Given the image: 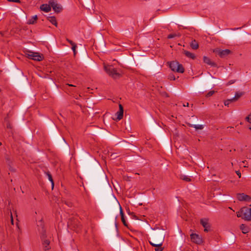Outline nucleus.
Here are the masks:
<instances>
[{"label": "nucleus", "mask_w": 251, "mask_h": 251, "mask_svg": "<svg viewBox=\"0 0 251 251\" xmlns=\"http://www.w3.org/2000/svg\"><path fill=\"white\" fill-rule=\"evenodd\" d=\"M183 106H189V103L188 102H186V103H184L183 104Z\"/></svg>", "instance_id": "obj_40"}, {"label": "nucleus", "mask_w": 251, "mask_h": 251, "mask_svg": "<svg viewBox=\"0 0 251 251\" xmlns=\"http://www.w3.org/2000/svg\"><path fill=\"white\" fill-rule=\"evenodd\" d=\"M122 221L123 223V224L126 226H127V224L126 222L125 219L124 218V216L121 217Z\"/></svg>", "instance_id": "obj_29"}, {"label": "nucleus", "mask_w": 251, "mask_h": 251, "mask_svg": "<svg viewBox=\"0 0 251 251\" xmlns=\"http://www.w3.org/2000/svg\"><path fill=\"white\" fill-rule=\"evenodd\" d=\"M190 46L193 49L197 50L199 48V44L195 40H194L191 43Z\"/></svg>", "instance_id": "obj_20"}, {"label": "nucleus", "mask_w": 251, "mask_h": 251, "mask_svg": "<svg viewBox=\"0 0 251 251\" xmlns=\"http://www.w3.org/2000/svg\"><path fill=\"white\" fill-rule=\"evenodd\" d=\"M242 212V208H241L240 210V211H238L236 213L237 217L241 218L242 219H243V213Z\"/></svg>", "instance_id": "obj_27"}, {"label": "nucleus", "mask_w": 251, "mask_h": 251, "mask_svg": "<svg viewBox=\"0 0 251 251\" xmlns=\"http://www.w3.org/2000/svg\"><path fill=\"white\" fill-rule=\"evenodd\" d=\"M170 67L174 72L183 73L184 69L182 65L177 61H173L170 63Z\"/></svg>", "instance_id": "obj_3"}, {"label": "nucleus", "mask_w": 251, "mask_h": 251, "mask_svg": "<svg viewBox=\"0 0 251 251\" xmlns=\"http://www.w3.org/2000/svg\"><path fill=\"white\" fill-rule=\"evenodd\" d=\"M37 226L38 227V230L42 234H44L45 230H44V224L42 218H39L36 220Z\"/></svg>", "instance_id": "obj_10"}, {"label": "nucleus", "mask_w": 251, "mask_h": 251, "mask_svg": "<svg viewBox=\"0 0 251 251\" xmlns=\"http://www.w3.org/2000/svg\"><path fill=\"white\" fill-rule=\"evenodd\" d=\"M234 101L233 100L231 99H228V100H226L225 102H224V104L226 106H228L229 104L232 102H233Z\"/></svg>", "instance_id": "obj_26"}, {"label": "nucleus", "mask_w": 251, "mask_h": 251, "mask_svg": "<svg viewBox=\"0 0 251 251\" xmlns=\"http://www.w3.org/2000/svg\"><path fill=\"white\" fill-rule=\"evenodd\" d=\"M6 127L9 129H11L12 128V126L9 121H7Z\"/></svg>", "instance_id": "obj_31"}, {"label": "nucleus", "mask_w": 251, "mask_h": 251, "mask_svg": "<svg viewBox=\"0 0 251 251\" xmlns=\"http://www.w3.org/2000/svg\"><path fill=\"white\" fill-rule=\"evenodd\" d=\"M120 215L121 217L124 216V213L123 212L122 207L120 206Z\"/></svg>", "instance_id": "obj_37"}, {"label": "nucleus", "mask_w": 251, "mask_h": 251, "mask_svg": "<svg viewBox=\"0 0 251 251\" xmlns=\"http://www.w3.org/2000/svg\"><path fill=\"white\" fill-rule=\"evenodd\" d=\"M215 93V91L212 90V91H209L207 94H206V97H210L211 96H212Z\"/></svg>", "instance_id": "obj_28"}, {"label": "nucleus", "mask_w": 251, "mask_h": 251, "mask_svg": "<svg viewBox=\"0 0 251 251\" xmlns=\"http://www.w3.org/2000/svg\"><path fill=\"white\" fill-rule=\"evenodd\" d=\"M37 19V15L33 16L28 20L27 23L29 25L34 24V23H35Z\"/></svg>", "instance_id": "obj_15"}, {"label": "nucleus", "mask_w": 251, "mask_h": 251, "mask_svg": "<svg viewBox=\"0 0 251 251\" xmlns=\"http://www.w3.org/2000/svg\"><path fill=\"white\" fill-rule=\"evenodd\" d=\"M41 238L43 241V245L44 249L45 251H48L50 249V247H49V245L50 243V241L48 240L45 239V234H42L41 236Z\"/></svg>", "instance_id": "obj_12"}, {"label": "nucleus", "mask_w": 251, "mask_h": 251, "mask_svg": "<svg viewBox=\"0 0 251 251\" xmlns=\"http://www.w3.org/2000/svg\"><path fill=\"white\" fill-rule=\"evenodd\" d=\"M2 145L1 143L0 142V146H1Z\"/></svg>", "instance_id": "obj_44"}, {"label": "nucleus", "mask_w": 251, "mask_h": 251, "mask_svg": "<svg viewBox=\"0 0 251 251\" xmlns=\"http://www.w3.org/2000/svg\"><path fill=\"white\" fill-rule=\"evenodd\" d=\"M67 85L69 86H73V87H75V85H74L73 84H67Z\"/></svg>", "instance_id": "obj_41"}, {"label": "nucleus", "mask_w": 251, "mask_h": 251, "mask_svg": "<svg viewBox=\"0 0 251 251\" xmlns=\"http://www.w3.org/2000/svg\"><path fill=\"white\" fill-rule=\"evenodd\" d=\"M242 212L243 213V219L250 221L251 220V208L244 207L242 208Z\"/></svg>", "instance_id": "obj_5"}, {"label": "nucleus", "mask_w": 251, "mask_h": 251, "mask_svg": "<svg viewBox=\"0 0 251 251\" xmlns=\"http://www.w3.org/2000/svg\"><path fill=\"white\" fill-rule=\"evenodd\" d=\"M104 68L105 72L114 78H118L121 75L112 66L105 65Z\"/></svg>", "instance_id": "obj_2"}, {"label": "nucleus", "mask_w": 251, "mask_h": 251, "mask_svg": "<svg viewBox=\"0 0 251 251\" xmlns=\"http://www.w3.org/2000/svg\"><path fill=\"white\" fill-rule=\"evenodd\" d=\"M26 54L28 58L36 61H41L43 58V55L38 52L28 51Z\"/></svg>", "instance_id": "obj_4"}, {"label": "nucleus", "mask_w": 251, "mask_h": 251, "mask_svg": "<svg viewBox=\"0 0 251 251\" xmlns=\"http://www.w3.org/2000/svg\"><path fill=\"white\" fill-rule=\"evenodd\" d=\"M123 112H122V111H118L116 114V115L117 116V118H116V119L117 120H120L121 119H122L123 118Z\"/></svg>", "instance_id": "obj_23"}, {"label": "nucleus", "mask_w": 251, "mask_h": 251, "mask_svg": "<svg viewBox=\"0 0 251 251\" xmlns=\"http://www.w3.org/2000/svg\"><path fill=\"white\" fill-rule=\"evenodd\" d=\"M201 224L204 228V231H208L210 230V225L207 219H202L201 220Z\"/></svg>", "instance_id": "obj_11"}, {"label": "nucleus", "mask_w": 251, "mask_h": 251, "mask_svg": "<svg viewBox=\"0 0 251 251\" xmlns=\"http://www.w3.org/2000/svg\"><path fill=\"white\" fill-rule=\"evenodd\" d=\"M11 221L12 225H13V219L12 214H11Z\"/></svg>", "instance_id": "obj_39"}, {"label": "nucleus", "mask_w": 251, "mask_h": 251, "mask_svg": "<svg viewBox=\"0 0 251 251\" xmlns=\"http://www.w3.org/2000/svg\"><path fill=\"white\" fill-rule=\"evenodd\" d=\"M49 3L52 7L53 10L57 13H59L61 11L62 8L61 6L58 4L56 1L53 0H51L49 1Z\"/></svg>", "instance_id": "obj_7"}, {"label": "nucleus", "mask_w": 251, "mask_h": 251, "mask_svg": "<svg viewBox=\"0 0 251 251\" xmlns=\"http://www.w3.org/2000/svg\"><path fill=\"white\" fill-rule=\"evenodd\" d=\"M76 44H75L74 45L72 46V49L73 50L75 54V49H76Z\"/></svg>", "instance_id": "obj_33"}, {"label": "nucleus", "mask_w": 251, "mask_h": 251, "mask_svg": "<svg viewBox=\"0 0 251 251\" xmlns=\"http://www.w3.org/2000/svg\"><path fill=\"white\" fill-rule=\"evenodd\" d=\"M40 9L45 12H49L51 10V6L50 3L49 4H43L40 6Z\"/></svg>", "instance_id": "obj_14"}, {"label": "nucleus", "mask_w": 251, "mask_h": 251, "mask_svg": "<svg viewBox=\"0 0 251 251\" xmlns=\"http://www.w3.org/2000/svg\"><path fill=\"white\" fill-rule=\"evenodd\" d=\"M46 174L48 176L49 180L51 183V188H52V189H53V187H54V182H53L52 176L49 172H47V173H46Z\"/></svg>", "instance_id": "obj_18"}, {"label": "nucleus", "mask_w": 251, "mask_h": 251, "mask_svg": "<svg viewBox=\"0 0 251 251\" xmlns=\"http://www.w3.org/2000/svg\"><path fill=\"white\" fill-rule=\"evenodd\" d=\"M67 41L72 46H73L75 44L74 42H73L72 41H71L70 40L68 39Z\"/></svg>", "instance_id": "obj_35"}, {"label": "nucleus", "mask_w": 251, "mask_h": 251, "mask_svg": "<svg viewBox=\"0 0 251 251\" xmlns=\"http://www.w3.org/2000/svg\"><path fill=\"white\" fill-rule=\"evenodd\" d=\"M165 234L161 232L156 233L152 240H149V243L153 247H155V251H162L163 248L161 247L164 242Z\"/></svg>", "instance_id": "obj_1"}, {"label": "nucleus", "mask_w": 251, "mask_h": 251, "mask_svg": "<svg viewBox=\"0 0 251 251\" xmlns=\"http://www.w3.org/2000/svg\"><path fill=\"white\" fill-rule=\"evenodd\" d=\"M180 34L179 33H173L170 34L168 36V39H172L176 37H179L180 36Z\"/></svg>", "instance_id": "obj_24"}, {"label": "nucleus", "mask_w": 251, "mask_h": 251, "mask_svg": "<svg viewBox=\"0 0 251 251\" xmlns=\"http://www.w3.org/2000/svg\"><path fill=\"white\" fill-rule=\"evenodd\" d=\"M180 178L185 181H187V182H189V181H191V178L188 176H185V175H181L180 176Z\"/></svg>", "instance_id": "obj_25"}, {"label": "nucleus", "mask_w": 251, "mask_h": 251, "mask_svg": "<svg viewBox=\"0 0 251 251\" xmlns=\"http://www.w3.org/2000/svg\"><path fill=\"white\" fill-rule=\"evenodd\" d=\"M249 129H250V130H251V126H249Z\"/></svg>", "instance_id": "obj_42"}, {"label": "nucleus", "mask_w": 251, "mask_h": 251, "mask_svg": "<svg viewBox=\"0 0 251 251\" xmlns=\"http://www.w3.org/2000/svg\"><path fill=\"white\" fill-rule=\"evenodd\" d=\"M240 229L244 234L248 233L249 230V228L244 224L240 226Z\"/></svg>", "instance_id": "obj_17"}, {"label": "nucleus", "mask_w": 251, "mask_h": 251, "mask_svg": "<svg viewBox=\"0 0 251 251\" xmlns=\"http://www.w3.org/2000/svg\"><path fill=\"white\" fill-rule=\"evenodd\" d=\"M203 60L205 63H206V64H207L208 65H210L212 67H216V63H214V62L212 61L209 57H208L206 56H204L203 57Z\"/></svg>", "instance_id": "obj_13"}, {"label": "nucleus", "mask_w": 251, "mask_h": 251, "mask_svg": "<svg viewBox=\"0 0 251 251\" xmlns=\"http://www.w3.org/2000/svg\"><path fill=\"white\" fill-rule=\"evenodd\" d=\"M243 95L242 92H237L235 93V96L232 98L234 101L237 100L240 97Z\"/></svg>", "instance_id": "obj_21"}, {"label": "nucleus", "mask_w": 251, "mask_h": 251, "mask_svg": "<svg viewBox=\"0 0 251 251\" xmlns=\"http://www.w3.org/2000/svg\"><path fill=\"white\" fill-rule=\"evenodd\" d=\"M119 111H122V112H124V110H123V106L121 104H120L119 105Z\"/></svg>", "instance_id": "obj_36"}, {"label": "nucleus", "mask_w": 251, "mask_h": 251, "mask_svg": "<svg viewBox=\"0 0 251 251\" xmlns=\"http://www.w3.org/2000/svg\"><path fill=\"white\" fill-rule=\"evenodd\" d=\"M48 20L50 21L52 25H54L55 26L57 25V23L56 22V19L53 16L49 17L48 18Z\"/></svg>", "instance_id": "obj_16"}, {"label": "nucleus", "mask_w": 251, "mask_h": 251, "mask_svg": "<svg viewBox=\"0 0 251 251\" xmlns=\"http://www.w3.org/2000/svg\"><path fill=\"white\" fill-rule=\"evenodd\" d=\"M190 126L195 128L196 130L202 129L204 127L202 125H191Z\"/></svg>", "instance_id": "obj_22"}, {"label": "nucleus", "mask_w": 251, "mask_h": 251, "mask_svg": "<svg viewBox=\"0 0 251 251\" xmlns=\"http://www.w3.org/2000/svg\"><path fill=\"white\" fill-rule=\"evenodd\" d=\"M17 227H18V229L19 230V231H20V228H19V227L18 226V225H17Z\"/></svg>", "instance_id": "obj_43"}, {"label": "nucleus", "mask_w": 251, "mask_h": 251, "mask_svg": "<svg viewBox=\"0 0 251 251\" xmlns=\"http://www.w3.org/2000/svg\"><path fill=\"white\" fill-rule=\"evenodd\" d=\"M236 173L238 176L239 177H241V174L239 171H236Z\"/></svg>", "instance_id": "obj_38"}, {"label": "nucleus", "mask_w": 251, "mask_h": 251, "mask_svg": "<svg viewBox=\"0 0 251 251\" xmlns=\"http://www.w3.org/2000/svg\"><path fill=\"white\" fill-rule=\"evenodd\" d=\"M8 1H10V2H20V0H7Z\"/></svg>", "instance_id": "obj_34"}, {"label": "nucleus", "mask_w": 251, "mask_h": 251, "mask_svg": "<svg viewBox=\"0 0 251 251\" xmlns=\"http://www.w3.org/2000/svg\"><path fill=\"white\" fill-rule=\"evenodd\" d=\"M169 78L170 80H175L176 79V77L175 76V75H173V74H171L169 75Z\"/></svg>", "instance_id": "obj_32"}, {"label": "nucleus", "mask_w": 251, "mask_h": 251, "mask_svg": "<svg viewBox=\"0 0 251 251\" xmlns=\"http://www.w3.org/2000/svg\"><path fill=\"white\" fill-rule=\"evenodd\" d=\"M246 120L249 122L250 123H251V114L249 115L246 118Z\"/></svg>", "instance_id": "obj_30"}, {"label": "nucleus", "mask_w": 251, "mask_h": 251, "mask_svg": "<svg viewBox=\"0 0 251 251\" xmlns=\"http://www.w3.org/2000/svg\"><path fill=\"white\" fill-rule=\"evenodd\" d=\"M216 52L222 58H224L231 53V51L229 49L221 50L217 49Z\"/></svg>", "instance_id": "obj_8"}, {"label": "nucleus", "mask_w": 251, "mask_h": 251, "mask_svg": "<svg viewBox=\"0 0 251 251\" xmlns=\"http://www.w3.org/2000/svg\"><path fill=\"white\" fill-rule=\"evenodd\" d=\"M190 238L192 242L197 244L200 245L203 243V240L201 236L196 233L191 234Z\"/></svg>", "instance_id": "obj_6"}, {"label": "nucleus", "mask_w": 251, "mask_h": 251, "mask_svg": "<svg viewBox=\"0 0 251 251\" xmlns=\"http://www.w3.org/2000/svg\"><path fill=\"white\" fill-rule=\"evenodd\" d=\"M237 199L239 201H251V197L244 193L237 194Z\"/></svg>", "instance_id": "obj_9"}, {"label": "nucleus", "mask_w": 251, "mask_h": 251, "mask_svg": "<svg viewBox=\"0 0 251 251\" xmlns=\"http://www.w3.org/2000/svg\"><path fill=\"white\" fill-rule=\"evenodd\" d=\"M184 53L185 55L186 56H187L188 57L191 58L193 59H195V54L188 51L184 50Z\"/></svg>", "instance_id": "obj_19"}]
</instances>
